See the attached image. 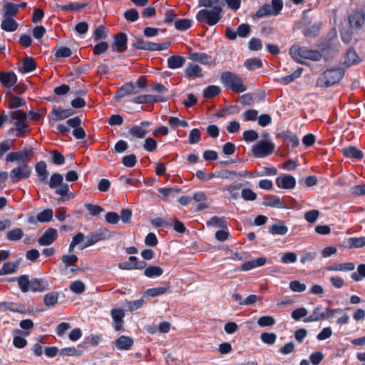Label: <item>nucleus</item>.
Here are the masks:
<instances>
[{"instance_id": "63", "label": "nucleus", "mask_w": 365, "mask_h": 365, "mask_svg": "<svg viewBox=\"0 0 365 365\" xmlns=\"http://www.w3.org/2000/svg\"><path fill=\"white\" fill-rule=\"evenodd\" d=\"M274 324V318L272 316H262L259 317L257 321V324L261 327H272Z\"/></svg>"}, {"instance_id": "52", "label": "nucleus", "mask_w": 365, "mask_h": 365, "mask_svg": "<svg viewBox=\"0 0 365 365\" xmlns=\"http://www.w3.org/2000/svg\"><path fill=\"white\" fill-rule=\"evenodd\" d=\"M220 93V88L217 86L212 85L206 87L203 91V96L210 98L217 96Z\"/></svg>"}, {"instance_id": "47", "label": "nucleus", "mask_w": 365, "mask_h": 365, "mask_svg": "<svg viewBox=\"0 0 365 365\" xmlns=\"http://www.w3.org/2000/svg\"><path fill=\"white\" fill-rule=\"evenodd\" d=\"M24 236V231L21 228H14L6 232V239L9 241H19Z\"/></svg>"}, {"instance_id": "16", "label": "nucleus", "mask_w": 365, "mask_h": 365, "mask_svg": "<svg viewBox=\"0 0 365 365\" xmlns=\"http://www.w3.org/2000/svg\"><path fill=\"white\" fill-rule=\"evenodd\" d=\"M53 215V210L51 208H47L43 210L42 212H39L36 217L31 216L29 218L28 221L29 223L35 224L37 222L43 223L48 222L52 220Z\"/></svg>"}, {"instance_id": "11", "label": "nucleus", "mask_w": 365, "mask_h": 365, "mask_svg": "<svg viewBox=\"0 0 365 365\" xmlns=\"http://www.w3.org/2000/svg\"><path fill=\"white\" fill-rule=\"evenodd\" d=\"M27 290L26 292L31 291L33 292H42L49 289V284L46 279L43 278H32L29 279L27 275Z\"/></svg>"}, {"instance_id": "18", "label": "nucleus", "mask_w": 365, "mask_h": 365, "mask_svg": "<svg viewBox=\"0 0 365 365\" xmlns=\"http://www.w3.org/2000/svg\"><path fill=\"white\" fill-rule=\"evenodd\" d=\"M0 81L4 88H12L17 81V76L13 71H0Z\"/></svg>"}, {"instance_id": "24", "label": "nucleus", "mask_w": 365, "mask_h": 365, "mask_svg": "<svg viewBox=\"0 0 365 365\" xmlns=\"http://www.w3.org/2000/svg\"><path fill=\"white\" fill-rule=\"evenodd\" d=\"M35 171L42 183H46L48 181V172L47 170V165L46 163L41 160L36 163Z\"/></svg>"}, {"instance_id": "28", "label": "nucleus", "mask_w": 365, "mask_h": 365, "mask_svg": "<svg viewBox=\"0 0 365 365\" xmlns=\"http://www.w3.org/2000/svg\"><path fill=\"white\" fill-rule=\"evenodd\" d=\"M20 265V259L15 262H8L4 263L0 268V276L6 275L15 273Z\"/></svg>"}, {"instance_id": "14", "label": "nucleus", "mask_w": 365, "mask_h": 365, "mask_svg": "<svg viewBox=\"0 0 365 365\" xmlns=\"http://www.w3.org/2000/svg\"><path fill=\"white\" fill-rule=\"evenodd\" d=\"M276 184L279 188L292 190L296 185V180L291 175L283 174L276 178Z\"/></svg>"}, {"instance_id": "53", "label": "nucleus", "mask_w": 365, "mask_h": 365, "mask_svg": "<svg viewBox=\"0 0 365 365\" xmlns=\"http://www.w3.org/2000/svg\"><path fill=\"white\" fill-rule=\"evenodd\" d=\"M4 11L6 16L12 17L17 14L19 6L13 3H6L4 5Z\"/></svg>"}, {"instance_id": "49", "label": "nucleus", "mask_w": 365, "mask_h": 365, "mask_svg": "<svg viewBox=\"0 0 365 365\" xmlns=\"http://www.w3.org/2000/svg\"><path fill=\"white\" fill-rule=\"evenodd\" d=\"M56 58H67L71 56L72 51L68 47L56 46L54 48Z\"/></svg>"}, {"instance_id": "33", "label": "nucleus", "mask_w": 365, "mask_h": 365, "mask_svg": "<svg viewBox=\"0 0 365 365\" xmlns=\"http://www.w3.org/2000/svg\"><path fill=\"white\" fill-rule=\"evenodd\" d=\"M342 154L346 158L355 160H360L363 158L362 152L352 145L343 148Z\"/></svg>"}, {"instance_id": "27", "label": "nucleus", "mask_w": 365, "mask_h": 365, "mask_svg": "<svg viewBox=\"0 0 365 365\" xmlns=\"http://www.w3.org/2000/svg\"><path fill=\"white\" fill-rule=\"evenodd\" d=\"M36 68V63L34 58L26 57L23 61L21 66L19 67V71L21 73H28L34 71Z\"/></svg>"}, {"instance_id": "17", "label": "nucleus", "mask_w": 365, "mask_h": 365, "mask_svg": "<svg viewBox=\"0 0 365 365\" xmlns=\"http://www.w3.org/2000/svg\"><path fill=\"white\" fill-rule=\"evenodd\" d=\"M128 38L125 33L120 32L114 36V42L112 48L114 51L124 52L126 50Z\"/></svg>"}, {"instance_id": "4", "label": "nucleus", "mask_w": 365, "mask_h": 365, "mask_svg": "<svg viewBox=\"0 0 365 365\" xmlns=\"http://www.w3.org/2000/svg\"><path fill=\"white\" fill-rule=\"evenodd\" d=\"M220 81L225 87L237 93H242L247 89L242 78L232 72H223L220 76Z\"/></svg>"}, {"instance_id": "29", "label": "nucleus", "mask_w": 365, "mask_h": 365, "mask_svg": "<svg viewBox=\"0 0 365 365\" xmlns=\"http://www.w3.org/2000/svg\"><path fill=\"white\" fill-rule=\"evenodd\" d=\"M355 269V265L352 262L337 263L329 266L326 268L328 272H349Z\"/></svg>"}, {"instance_id": "37", "label": "nucleus", "mask_w": 365, "mask_h": 365, "mask_svg": "<svg viewBox=\"0 0 365 365\" xmlns=\"http://www.w3.org/2000/svg\"><path fill=\"white\" fill-rule=\"evenodd\" d=\"M1 28L5 31L13 32L18 28V23L12 17H6L1 24Z\"/></svg>"}, {"instance_id": "20", "label": "nucleus", "mask_w": 365, "mask_h": 365, "mask_svg": "<svg viewBox=\"0 0 365 365\" xmlns=\"http://www.w3.org/2000/svg\"><path fill=\"white\" fill-rule=\"evenodd\" d=\"M217 177L222 178V179H229L231 180L234 177H238V178H242V177H248L252 178V175L251 173H250L247 170H244L240 172H235L232 170H221L217 173Z\"/></svg>"}, {"instance_id": "5", "label": "nucleus", "mask_w": 365, "mask_h": 365, "mask_svg": "<svg viewBox=\"0 0 365 365\" xmlns=\"http://www.w3.org/2000/svg\"><path fill=\"white\" fill-rule=\"evenodd\" d=\"M344 71L341 68L327 70L322 76L317 80V85L319 87H329L339 82L344 76Z\"/></svg>"}, {"instance_id": "57", "label": "nucleus", "mask_w": 365, "mask_h": 365, "mask_svg": "<svg viewBox=\"0 0 365 365\" xmlns=\"http://www.w3.org/2000/svg\"><path fill=\"white\" fill-rule=\"evenodd\" d=\"M61 260L68 266H73V271L78 269V267L76 265L78 262V257L76 255H64L62 256Z\"/></svg>"}, {"instance_id": "30", "label": "nucleus", "mask_w": 365, "mask_h": 365, "mask_svg": "<svg viewBox=\"0 0 365 365\" xmlns=\"http://www.w3.org/2000/svg\"><path fill=\"white\" fill-rule=\"evenodd\" d=\"M361 59L357 55L356 52L353 48H349L344 56V64L347 66L358 64Z\"/></svg>"}, {"instance_id": "13", "label": "nucleus", "mask_w": 365, "mask_h": 365, "mask_svg": "<svg viewBox=\"0 0 365 365\" xmlns=\"http://www.w3.org/2000/svg\"><path fill=\"white\" fill-rule=\"evenodd\" d=\"M110 316L113 319L112 327L115 331L123 329L125 317L124 311L122 309L114 308L110 311Z\"/></svg>"}, {"instance_id": "54", "label": "nucleus", "mask_w": 365, "mask_h": 365, "mask_svg": "<svg viewBox=\"0 0 365 365\" xmlns=\"http://www.w3.org/2000/svg\"><path fill=\"white\" fill-rule=\"evenodd\" d=\"M350 248H361L365 246V237H350L348 240Z\"/></svg>"}, {"instance_id": "48", "label": "nucleus", "mask_w": 365, "mask_h": 365, "mask_svg": "<svg viewBox=\"0 0 365 365\" xmlns=\"http://www.w3.org/2000/svg\"><path fill=\"white\" fill-rule=\"evenodd\" d=\"M87 4L83 3L73 2L68 4L62 5L60 6L61 11H75L84 9Z\"/></svg>"}, {"instance_id": "35", "label": "nucleus", "mask_w": 365, "mask_h": 365, "mask_svg": "<svg viewBox=\"0 0 365 365\" xmlns=\"http://www.w3.org/2000/svg\"><path fill=\"white\" fill-rule=\"evenodd\" d=\"M138 104L155 103V102H164L168 101V97L154 95H140L138 96Z\"/></svg>"}, {"instance_id": "31", "label": "nucleus", "mask_w": 365, "mask_h": 365, "mask_svg": "<svg viewBox=\"0 0 365 365\" xmlns=\"http://www.w3.org/2000/svg\"><path fill=\"white\" fill-rule=\"evenodd\" d=\"M185 61V58L181 56H170L167 60L168 67L170 69H178L182 68Z\"/></svg>"}, {"instance_id": "34", "label": "nucleus", "mask_w": 365, "mask_h": 365, "mask_svg": "<svg viewBox=\"0 0 365 365\" xmlns=\"http://www.w3.org/2000/svg\"><path fill=\"white\" fill-rule=\"evenodd\" d=\"M115 344L119 350H128L133 346V341L130 337L122 335L116 339Z\"/></svg>"}, {"instance_id": "26", "label": "nucleus", "mask_w": 365, "mask_h": 365, "mask_svg": "<svg viewBox=\"0 0 365 365\" xmlns=\"http://www.w3.org/2000/svg\"><path fill=\"white\" fill-rule=\"evenodd\" d=\"M266 262L267 259L265 257H258L257 259L247 261L245 263L242 264L240 267V270L249 271L252 269L263 266Z\"/></svg>"}, {"instance_id": "32", "label": "nucleus", "mask_w": 365, "mask_h": 365, "mask_svg": "<svg viewBox=\"0 0 365 365\" xmlns=\"http://www.w3.org/2000/svg\"><path fill=\"white\" fill-rule=\"evenodd\" d=\"M85 239H86V240L84 242L83 245H82V247H81V250L93 245L94 244L97 243L98 242H100V241L104 240L105 237H104L103 233L93 232V233H91L90 235H87L85 237Z\"/></svg>"}, {"instance_id": "40", "label": "nucleus", "mask_w": 365, "mask_h": 365, "mask_svg": "<svg viewBox=\"0 0 365 365\" xmlns=\"http://www.w3.org/2000/svg\"><path fill=\"white\" fill-rule=\"evenodd\" d=\"M9 282H16L18 283V286L20 290L23 293H26L27 290V274H22L19 277H14L6 279Z\"/></svg>"}, {"instance_id": "12", "label": "nucleus", "mask_w": 365, "mask_h": 365, "mask_svg": "<svg viewBox=\"0 0 365 365\" xmlns=\"http://www.w3.org/2000/svg\"><path fill=\"white\" fill-rule=\"evenodd\" d=\"M76 113V111L72 108H61V107L54 106L50 113L48 118L49 121H58L64 120Z\"/></svg>"}, {"instance_id": "64", "label": "nucleus", "mask_w": 365, "mask_h": 365, "mask_svg": "<svg viewBox=\"0 0 365 365\" xmlns=\"http://www.w3.org/2000/svg\"><path fill=\"white\" fill-rule=\"evenodd\" d=\"M70 289L75 294H81L85 291V285L83 282L80 280H76L70 284Z\"/></svg>"}, {"instance_id": "8", "label": "nucleus", "mask_w": 365, "mask_h": 365, "mask_svg": "<svg viewBox=\"0 0 365 365\" xmlns=\"http://www.w3.org/2000/svg\"><path fill=\"white\" fill-rule=\"evenodd\" d=\"M275 148L272 140H260L252 148V153L256 158H264L271 155Z\"/></svg>"}, {"instance_id": "1", "label": "nucleus", "mask_w": 365, "mask_h": 365, "mask_svg": "<svg viewBox=\"0 0 365 365\" xmlns=\"http://www.w3.org/2000/svg\"><path fill=\"white\" fill-rule=\"evenodd\" d=\"M289 54L294 60L300 63H303L304 59L318 61L322 58V54L320 51L309 49L298 45H293L289 48Z\"/></svg>"}, {"instance_id": "44", "label": "nucleus", "mask_w": 365, "mask_h": 365, "mask_svg": "<svg viewBox=\"0 0 365 365\" xmlns=\"http://www.w3.org/2000/svg\"><path fill=\"white\" fill-rule=\"evenodd\" d=\"M244 65L248 70L255 71L262 67V61L259 58H250L245 61Z\"/></svg>"}, {"instance_id": "15", "label": "nucleus", "mask_w": 365, "mask_h": 365, "mask_svg": "<svg viewBox=\"0 0 365 365\" xmlns=\"http://www.w3.org/2000/svg\"><path fill=\"white\" fill-rule=\"evenodd\" d=\"M57 237V230L55 228L50 227L38 238V243L41 246H48L54 242Z\"/></svg>"}, {"instance_id": "10", "label": "nucleus", "mask_w": 365, "mask_h": 365, "mask_svg": "<svg viewBox=\"0 0 365 365\" xmlns=\"http://www.w3.org/2000/svg\"><path fill=\"white\" fill-rule=\"evenodd\" d=\"M11 119L10 123H12V120H16L15 122L16 129L21 134H24L27 131L28 125L26 123L27 119V115L22 110H16L10 113Z\"/></svg>"}, {"instance_id": "36", "label": "nucleus", "mask_w": 365, "mask_h": 365, "mask_svg": "<svg viewBox=\"0 0 365 365\" xmlns=\"http://www.w3.org/2000/svg\"><path fill=\"white\" fill-rule=\"evenodd\" d=\"M288 232V227L284 222L272 224L269 227V232L273 235H284Z\"/></svg>"}, {"instance_id": "19", "label": "nucleus", "mask_w": 365, "mask_h": 365, "mask_svg": "<svg viewBox=\"0 0 365 365\" xmlns=\"http://www.w3.org/2000/svg\"><path fill=\"white\" fill-rule=\"evenodd\" d=\"M28 149L24 148L21 151L19 152H11L6 156V162H15L19 161L21 163H26V160L29 158V152Z\"/></svg>"}, {"instance_id": "45", "label": "nucleus", "mask_w": 365, "mask_h": 365, "mask_svg": "<svg viewBox=\"0 0 365 365\" xmlns=\"http://www.w3.org/2000/svg\"><path fill=\"white\" fill-rule=\"evenodd\" d=\"M61 356H76L80 357L83 355V351L76 349L75 347H65L59 350Z\"/></svg>"}, {"instance_id": "62", "label": "nucleus", "mask_w": 365, "mask_h": 365, "mask_svg": "<svg viewBox=\"0 0 365 365\" xmlns=\"http://www.w3.org/2000/svg\"><path fill=\"white\" fill-rule=\"evenodd\" d=\"M289 289L294 292H303L306 290L307 286L299 280H293L289 282Z\"/></svg>"}, {"instance_id": "39", "label": "nucleus", "mask_w": 365, "mask_h": 365, "mask_svg": "<svg viewBox=\"0 0 365 365\" xmlns=\"http://www.w3.org/2000/svg\"><path fill=\"white\" fill-rule=\"evenodd\" d=\"M59 292H51L46 294L43 297V303L48 307H55L58 300Z\"/></svg>"}, {"instance_id": "46", "label": "nucleus", "mask_w": 365, "mask_h": 365, "mask_svg": "<svg viewBox=\"0 0 365 365\" xmlns=\"http://www.w3.org/2000/svg\"><path fill=\"white\" fill-rule=\"evenodd\" d=\"M192 200L200 202L197 206L198 210H202L207 207V205L205 202L207 200V197L203 192H197L192 197Z\"/></svg>"}, {"instance_id": "60", "label": "nucleus", "mask_w": 365, "mask_h": 365, "mask_svg": "<svg viewBox=\"0 0 365 365\" xmlns=\"http://www.w3.org/2000/svg\"><path fill=\"white\" fill-rule=\"evenodd\" d=\"M51 162L56 165H61L65 163V157L57 150L51 152Z\"/></svg>"}, {"instance_id": "6", "label": "nucleus", "mask_w": 365, "mask_h": 365, "mask_svg": "<svg viewBox=\"0 0 365 365\" xmlns=\"http://www.w3.org/2000/svg\"><path fill=\"white\" fill-rule=\"evenodd\" d=\"M343 312V309L341 308H336L330 309L329 308H327L325 311H324L321 306H317L314 308L312 313L305 317L304 319V322L309 323L313 322H317L319 320H324L329 319L334 317L336 314H341Z\"/></svg>"}, {"instance_id": "3", "label": "nucleus", "mask_w": 365, "mask_h": 365, "mask_svg": "<svg viewBox=\"0 0 365 365\" xmlns=\"http://www.w3.org/2000/svg\"><path fill=\"white\" fill-rule=\"evenodd\" d=\"M222 8L215 6L211 9H203L196 14V19L200 23H205L209 26L217 24L222 18Z\"/></svg>"}, {"instance_id": "23", "label": "nucleus", "mask_w": 365, "mask_h": 365, "mask_svg": "<svg viewBox=\"0 0 365 365\" xmlns=\"http://www.w3.org/2000/svg\"><path fill=\"white\" fill-rule=\"evenodd\" d=\"M170 291V287L163 286L159 287L150 288L143 292V297L150 299L160 295H163Z\"/></svg>"}, {"instance_id": "51", "label": "nucleus", "mask_w": 365, "mask_h": 365, "mask_svg": "<svg viewBox=\"0 0 365 365\" xmlns=\"http://www.w3.org/2000/svg\"><path fill=\"white\" fill-rule=\"evenodd\" d=\"M241 186V184H232L224 188L223 191H227L229 192L230 199L237 200L239 197L238 190Z\"/></svg>"}, {"instance_id": "38", "label": "nucleus", "mask_w": 365, "mask_h": 365, "mask_svg": "<svg viewBox=\"0 0 365 365\" xmlns=\"http://www.w3.org/2000/svg\"><path fill=\"white\" fill-rule=\"evenodd\" d=\"M143 274L148 278H156L163 274V269L159 266L150 265L144 269Z\"/></svg>"}, {"instance_id": "25", "label": "nucleus", "mask_w": 365, "mask_h": 365, "mask_svg": "<svg viewBox=\"0 0 365 365\" xmlns=\"http://www.w3.org/2000/svg\"><path fill=\"white\" fill-rule=\"evenodd\" d=\"M185 76L187 78H196L203 77L202 68L196 64L190 63L185 70Z\"/></svg>"}, {"instance_id": "2", "label": "nucleus", "mask_w": 365, "mask_h": 365, "mask_svg": "<svg viewBox=\"0 0 365 365\" xmlns=\"http://www.w3.org/2000/svg\"><path fill=\"white\" fill-rule=\"evenodd\" d=\"M81 119L79 116L69 118L66 120V125L63 124H58L56 126L57 132L63 135H67L69 131V127L73 128V135L78 140H82L86 138V133L84 129L81 127Z\"/></svg>"}, {"instance_id": "61", "label": "nucleus", "mask_w": 365, "mask_h": 365, "mask_svg": "<svg viewBox=\"0 0 365 365\" xmlns=\"http://www.w3.org/2000/svg\"><path fill=\"white\" fill-rule=\"evenodd\" d=\"M85 208L88 211L89 214L92 216H97L104 211V209L98 205L91 203H86Z\"/></svg>"}, {"instance_id": "42", "label": "nucleus", "mask_w": 365, "mask_h": 365, "mask_svg": "<svg viewBox=\"0 0 365 365\" xmlns=\"http://www.w3.org/2000/svg\"><path fill=\"white\" fill-rule=\"evenodd\" d=\"M227 221L223 217L217 216L212 217L207 222V225L209 227H219V228H227Z\"/></svg>"}, {"instance_id": "41", "label": "nucleus", "mask_w": 365, "mask_h": 365, "mask_svg": "<svg viewBox=\"0 0 365 365\" xmlns=\"http://www.w3.org/2000/svg\"><path fill=\"white\" fill-rule=\"evenodd\" d=\"M263 205L265 206L276 207V208H284L285 205L279 197L271 195L264 202Z\"/></svg>"}, {"instance_id": "9", "label": "nucleus", "mask_w": 365, "mask_h": 365, "mask_svg": "<svg viewBox=\"0 0 365 365\" xmlns=\"http://www.w3.org/2000/svg\"><path fill=\"white\" fill-rule=\"evenodd\" d=\"M114 98L117 101L124 98H130L131 101L137 103V82L124 83L118 89Z\"/></svg>"}, {"instance_id": "43", "label": "nucleus", "mask_w": 365, "mask_h": 365, "mask_svg": "<svg viewBox=\"0 0 365 365\" xmlns=\"http://www.w3.org/2000/svg\"><path fill=\"white\" fill-rule=\"evenodd\" d=\"M272 15L274 16L272 6L269 4H264L256 11L255 17L261 19Z\"/></svg>"}, {"instance_id": "55", "label": "nucleus", "mask_w": 365, "mask_h": 365, "mask_svg": "<svg viewBox=\"0 0 365 365\" xmlns=\"http://www.w3.org/2000/svg\"><path fill=\"white\" fill-rule=\"evenodd\" d=\"M118 267L121 269H137V257L130 256L129 261L119 263Z\"/></svg>"}, {"instance_id": "58", "label": "nucleus", "mask_w": 365, "mask_h": 365, "mask_svg": "<svg viewBox=\"0 0 365 365\" xmlns=\"http://www.w3.org/2000/svg\"><path fill=\"white\" fill-rule=\"evenodd\" d=\"M191 25L192 21L188 19H180L175 22V27L179 31H185L190 28Z\"/></svg>"}, {"instance_id": "59", "label": "nucleus", "mask_w": 365, "mask_h": 365, "mask_svg": "<svg viewBox=\"0 0 365 365\" xmlns=\"http://www.w3.org/2000/svg\"><path fill=\"white\" fill-rule=\"evenodd\" d=\"M26 105V101L22 98L19 96H11V99L9 102L8 107L11 109L21 107Z\"/></svg>"}, {"instance_id": "56", "label": "nucleus", "mask_w": 365, "mask_h": 365, "mask_svg": "<svg viewBox=\"0 0 365 365\" xmlns=\"http://www.w3.org/2000/svg\"><path fill=\"white\" fill-rule=\"evenodd\" d=\"M351 278L355 282H359L365 278V264H361L357 267V270L351 274Z\"/></svg>"}, {"instance_id": "50", "label": "nucleus", "mask_w": 365, "mask_h": 365, "mask_svg": "<svg viewBox=\"0 0 365 365\" xmlns=\"http://www.w3.org/2000/svg\"><path fill=\"white\" fill-rule=\"evenodd\" d=\"M199 6L207 8H215V6L221 7L223 6L222 0H200Z\"/></svg>"}, {"instance_id": "21", "label": "nucleus", "mask_w": 365, "mask_h": 365, "mask_svg": "<svg viewBox=\"0 0 365 365\" xmlns=\"http://www.w3.org/2000/svg\"><path fill=\"white\" fill-rule=\"evenodd\" d=\"M349 21L351 27L361 28L365 22V14L363 11H355L349 16Z\"/></svg>"}, {"instance_id": "22", "label": "nucleus", "mask_w": 365, "mask_h": 365, "mask_svg": "<svg viewBox=\"0 0 365 365\" xmlns=\"http://www.w3.org/2000/svg\"><path fill=\"white\" fill-rule=\"evenodd\" d=\"M158 190L160 199L163 201L175 198L180 192L178 187H160Z\"/></svg>"}, {"instance_id": "7", "label": "nucleus", "mask_w": 365, "mask_h": 365, "mask_svg": "<svg viewBox=\"0 0 365 365\" xmlns=\"http://www.w3.org/2000/svg\"><path fill=\"white\" fill-rule=\"evenodd\" d=\"M31 168L27 163H21L19 166L11 169L9 178L12 183H18L23 180L29 178L31 175Z\"/></svg>"}]
</instances>
